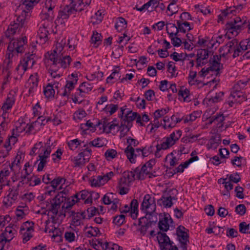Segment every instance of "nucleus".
I'll return each instance as SVG.
<instances>
[{"mask_svg": "<svg viewBox=\"0 0 250 250\" xmlns=\"http://www.w3.org/2000/svg\"><path fill=\"white\" fill-rule=\"evenodd\" d=\"M126 184H123V178H121L118 183V188L120 189L119 193L121 195H125L128 192L129 188L125 187Z\"/></svg>", "mask_w": 250, "mask_h": 250, "instance_id": "50", "label": "nucleus"}, {"mask_svg": "<svg viewBox=\"0 0 250 250\" xmlns=\"http://www.w3.org/2000/svg\"><path fill=\"white\" fill-rule=\"evenodd\" d=\"M46 207H50L48 210L49 211L51 212L53 215L51 216V218L54 219L55 217V216L58 213V209L60 208V206L56 202H51V199H48L46 201H45Z\"/></svg>", "mask_w": 250, "mask_h": 250, "instance_id": "19", "label": "nucleus"}, {"mask_svg": "<svg viewBox=\"0 0 250 250\" xmlns=\"http://www.w3.org/2000/svg\"><path fill=\"white\" fill-rule=\"evenodd\" d=\"M209 63L210 64V66L207 68H202L199 72V75L202 77H205L209 73V71H215L216 76H220V67L223 66V64L214 59H210Z\"/></svg>", "mask_w": 250, "mask_h": 250, "instance_id": "4", "label": "nucleus"}, {"mask_svg": "<svg viewBox=\"0 0 250 250\" xmlns=\"http://www.w3.org/2000/svg\"><path fill=\"white\" fill-rule=\"evenodd\" d=\"M15 103V98L12 96H8L5 102L3 104L1 109L3 111L10 109Z\"/></svg>", "mask_w": 250, "mask_h": 250, "instance_id": "29", "label": "nucleus"}, {"mask_svg": "<svg viewBox=\"0 0 250 250\" xmlns=\"http://www.w3.org/2000/svg\"><path fill=\"white\" fill-rule=\"evenodd\" d=\"M159 216L162 217V218H160L158 224L160 231H167L169 229L170 226L174 227L172 225L174 223L169 213H164L163 216L161 213Z\"/></svg>", "mask_w": 250, "mask_h": 250, "instance_id": "7", "label": "nucleus"}, {"mask_svg": "<svg viewBox=\"0 0 250 250\" xmlns=\"http://www.w3.org/2000/svg\"><path fill=\"white\" fill-rule=\"evenodd\" d=\"M92 0H80L77 7L82 9V11L86 9L91 2Z\"/></svg>", "mask_w": 250, "mask_h": 250, "instance_id": "58", "label": "nucleus"}, {"mask_svg": "<svg viewBox=\"0 0 250 250\" xmlns=\"http://www.w3.org/2000/svg\"><path fill=\"white\" fill-rule=\"evenodd\" d=\"M42 25L38 31L37 42H39L40 44H44L48 40L49 31L44 24Z\"/></svg>", "mask_w": 250, "mask_h": 250, "instance_id": "11", "label": "nucleus"}, {"mask_svg": "<svg viewBox=\"0 0 250 250\" xmlns=\"http://www.w3.org/2000/svg\"><path fill=\"white\" fill-rule=\"evenodd\" d=\"M72 59L69 55L60 56L58 64H60L61 67L65 69L70 64Z\"/></svg>", "mask_w": 250, "mask_h": 250, "instance_id": "27", "label": "nucleus"}, {"mask_svg": "<svg viewBox=\"0 0 250 250\" xmlns=\"http://www.w3.org/2000/svg\"><path fill=\"white\" fill-rule=\"evenodd\" d=\"M231 96L235 99L236 101L238 100L239 102L245 101L246 97L243 94V92L241 91V88H234V85L233 87V91L231 92Z\"/></svg>", "mask_w": 250, "mask_h": 250, "instance_id": "22", "label": "nucleus"}, {"mask_svg": "<svg viewBox=\"0 0 250 250\" xmlns=\"http://www.w3.org/2000/svg\"><path fill=\"white\" fill-rule=\"evenodd\" d=\"M188 230L185 227L180 225L176 229V234L180 241H189V235L188 233Z\"/></svg>", "mask_w": 250, "mask_h": 250, "instance_id": "15", "label": "nucleus"}, {"mask_svg": "<svg viewBox=\"0 0 250 250\" xmlns=\"http://www.w3.org/2000/svg\"><path fill=\"white\" fill-rule=\"evenodd\" d=\"M221 139L220 135L215 134L212 135L208 141L207 145L208 148L216 149L219 145L221 143Z\"/></svg>", "mask_w": 250, "mask_h": 250, "instance_id": "18", "label": "nucleus"}, {"mask_svg": "<svg viewBox=\"0 0 250 250\" xmlns=\"http://www.w3.org/2000/svg\"><path fill=\"white\" fill-rule=\"evenodd\" d=\"M178 113H176V116L178 115ZM171 119L172 121L174 122L173 123H170L167 125V124H165L163 125V127L165 129H167V128H172L174 127L175 125L177 123H179L181 122L182 120H183V117L182 118L179 117H176L175 115H173L171 117Z\"/></svg>", "mask_w": 250, "mask_h": 250, "instance_id": "34", "label": "nucleus"}, {"mask_svg": "<svg viewBox=\"0 0 250 250\" xmlns=\"http://www.w3.org/2000/svg\"><path fill=\"white\" fill-rule=\"evenodd\" d=\"M118 153L117 151L113 149H108L104 153V156L107 160L109 161L113 159L117 156Z\"/></svg>", "mask_w": 250, "mask_h": 250, "instance_id": "43", "label": "nucleus"}, {"mask_svg": "<svg viewBox=\"0 0 250 250\" xmlns=\"http://www.w3.org/2000/svg\"><path fill=\"white\" fill-rule=\"evenodd\" d=\"M27 42L26 37L21 39H12L8 46V51H16L15 52L21 53L24 51V45Z\"/></svg>", "mask_w": 250, "mask_h": 250, "instance_id": "6", "label": "nucleus"}, {"mask_svg": "<svg viewBox=\"0 0 250 250\" xmlns=\"http://www.w3.org/2000/svg\"><path fill=\"white\" fill-rule=\"evenodd\" d=\"M13 238L12 235L8 236L7 232H2L0 235V243H2L3 241L6 242H10Z\"/></svg>", "mask_w": 250, "mask_h": 250, "instance_id": "63", "label": "nucleus"}, {"mask_svg": "<svg viewBox=\"0 0 250 250\" xmlns=\"http://www.w3.org/2000/svg\"><path fill=\"white\" fill-rule=\"evenodd\" d=\"M238 44V40L236 39H233L232 41L229 42L225 45L221 47L219 49L220 52H221L222 49H227V51L226 53H223L222 54V57L223 58H225L226 59H228L229 58L228 56H226L229 54L231 53L233 50L232 49V47H233L234 48H235V45H237Z\"/></svg>", "mask_w": 250, "mask_h": 250, "instance_id": "13", "label": "nucleus"}, {"mask_svg": "<svg viewBox=\"0 0 250 250\" xmlns=\"http://www.w3.org/2000/svg\"><path fill=\"white\" fill-rule=\"evenodd\" d=\"M241 22V19L240 17H236L234 19L233 21L228 22L226 24V28L228 30L229 32H231L232 35H233L234 32H235L236 35H237L238 31H240L244 28L245 21L241 24H239V22Z\"/></svg>", "mask_w": 250, "mask_h": 250, "instance_id": "9", "label": "nucleus"}, {"mask_svg": "<svg viewBox=\"0 0 250 250\" xmlns=\"http://www.w3.org/2000/svg\"><path fill=\"white\" fill-rule=\"evenodd\" d=\"M25 122L23 118H20L16 123V130L17 132L20 133L25 130V127L22 126V125H25Z\"/></svg>", "mask_w": 250, "mask_h": 250, "instance_id": "42", "label": "nucleus"}, {"mask_svg": "<svg viewBox=\"0 0 250 250\" xmlns=\"http://www.w3.org/2000/svg\"><path fill=\"white\" fill-rule=\"evenodd\" d=\"M34 54H30L29 53H26L16 68V70L19 71L21 68L22 73H24L27 70L28 66L30 65V67H32L36 62V61L34 60Z\"/></svg>", "mask_w": 250, "mask_h": 250, "instance_id": "5", "label": "nucleus"}, {"mask_svg": "<svg viewBox=\"0 0 250 250\" xmlns=\"http://www.w3.org/2000/svg\"><path fill=\"white\" fill-rule=\"evenodd\" d=\"M208 57V49H198L197 53V66H203L206 64L207 62L204 60Z\"/></svg>", "mask_w": 250, "mask_h": 250, "instance_id": "12", "label": "nucleus"}, {"mask_svg": "<svg viewBox=\"0 0 250 250\" xmlns=\"http://www.w3.org/2000/svg\"><path fill=\"white\" fill-rule=\"evenodd\" d=\"M124 152L130 163H135V158L137 156V154L135 153V150L132 147V146H127L125 149Z\"/></svg>", "mask_w": 250, "mask_h": 250, "instance_id": "23", "label": "nucleus"}, {"mask_svg": "<svg viewBox=\"0 0 250 250\" xmlns=\"http://www.w3.org/2000/svg\"><path fill=\"white\" fill-rule=\"evenodd\" d=\"M168 71L171 74V77H176L177 76L174 74V72L176 71V66L174 65V62H169L167 64Z\"/></svg>", "mask_w": 250, "mask_h": 250, "instance_id": "62", "label": "nucleus"}, {"mask_svg": "<svg viewBox=\"0 0 250 250\" xmlns=\"http://www.w3.org/2000/svg\"><path fill=\"white\" fill-rule=\"evenodd\" d=\"M125 216L124 214L117 215L113 217V223L117 226H121L125 222Z\"/></svg>", "mask_w": 250, "mask_h": 250, "instance_id": "47", "label": "nucleus"}, {"mask_svg": "<svg viewBox=\"0 0 250 250\" xmlns=\"http://www.w3.org/2000/svg\"><path fill=\"white\" fill-rule=\"evenodd\" d=\"M82 153H79L78 155L74 158V164L76 167H81L85 164L86 162L89 161V158H83Z\"/></svg>", "mask_w": 250, "mask_h": 250, "instance_id": "26", "label": "nucleus"}, {"mask_svg": "<svg viewBox=\"0 0 250 250\" xmlns=\"http://www.w3.org/2000/svg\"><path fill=\"white\" fill-rule=\"evenodd\" d=\"M126 112L123 120L125 122L131 123L132 121L136 119L138 115V113L133 112L132 110H128Z\"/></svg>", "mask_w": 250, "mask_h": 250, "instance_id": "37", "label": "nucleus"}, {"mask_svg": "<svg viewBox=\"0 0 250 250\" xmlns=\"http://www.w3.org/2000/svg\"><path fill=\"white\" fill-rule=\"evenodd\" d=\"M199 113L197 111H194L192 113L183 117V121L185 124H191L199 117Z\"/></svg>", "mask_w": 250, "mask_h": 250, "instance_id": "32", "label": "nucleus"}, {"mask_svg": "<svg viewBox=\"0 0 250 250\" xmlns=\"http://www.w3.org/2000/svg\"><path fill=\"white\" fill-rule=\"evenodd\" d=\"M115 27L118 32L123 31L127 27V21L123 17L118 18Z\"/></svg>", "mask_w": 250, "mask_h": 250, "instance_id": "25", "label": "nucleus"}, {"mask_svg": "<svg viewBox=\"0 0 250 250\" xmlns=\"http://www.w3.org/2000/svg\"><path fill=\"white\" fill-rule=\"evenodd\" d=\"M178 191L176 189H170L167 196L163 195L160 199L158 200L157 204L161 206H163L165 208H170L173 205L172 200L177 199L174 196L172 197L171 195H176Z\"/></svg>", "mask_w": 250, "mask_h": 250, "instance_id": "8", "label": "nucleus"}, {"mask_svg": "<svg viewBox=\"0 0 250 250\" xmlns=\"http://www.w3.org/2000/svg\"><path fill=\"white\" fill-rule=\"evenodd\" d=\"M42 151L43 152V154L42 155L41 154L39 155V158H43L44 159H46L48 158L50 156V154L51 152V148L50 145H48L47 146H43L42 147Z\"/></svg>", "mask_w": 250, "mask_h": 250, "instance_id": "46", "label": "nucleus"}, {"mask_svg": "<svg viewBox=\"0 0 250 250\" xmlns=\"http://www.w3.org/2000/svg\"><path fill=\"white\" fill-rule=\"evenodd\" d=\"M249 225L247 224L245 222H242L239 225V231L242 233H249Z\"/></svg>", "mask_w": 250, "mask_h": 250, "instance_id": "55", "label": "nucleus"}, {"mask_svg": "<svg viewBox=\"0 0 250 250\" xmlns=\"http://www.w3.org/2000/svg\"><path fill=\"white\" fill-rule=\"evenodd\" d=\"M235 211L239 215H244L246 212V208L244 204H239L235 208Z\"/></svg>", "mask_w": 250, "mask_h": 250, "instance_id": "57", "label": "nucleus"}, {"mask_svg": "<svg viewBox=\"0 0 250 250\" xmlns=\"http://www.w3.org/2000/svg\"><path fill=\"white\" fill-rule=\"evenodd\" d=\"M20 187V184H18L16 187L13 186L8 189L9 193L7 196L10 198V200L13 201L14 203L18 199V196L19 195V188Z\"/></svg>", "mask_w": 250, "mask_h": 250, "instance_id": "24", "label": "nucleus"}, {"mask_svg": "<svg viewBox=\"0 0 250 250\" xmlns=\"http://www.w3.org/2000/svg\"><path fill=\"white\" fill-rule=\"evenodd\" d=\"M40 0H21V3L25 6V8L30 10L33 8L35 4L37 3Z\"/></svg>", "mask_w": 250, "mask_h": 250, "instance_id": "40", "label": "nucleus"}, {"mask_svg": "<svg viewBox=\"0 0 250 250\" xmlns=\"http://www.w3.org/2000/svg\"><path fill=\"white\" fill-rule=\"evenodd\" d=\"M182 134V132L181 130H177L176 132H173L170 134L169 136L171 140H173L174 141H178L179 138L181 137Z\"/></svg>", "mask_w": 250, "mask_h": 250, "instance_id": "64", "label": "nucleus"}, {"mask_svg": "<svg viewBox=\"0 0 250 250\" xmlns=\"http://www.w3.org/2000/svg\"><path fill=\"white\" fill-rule=\"evenodd\" d=\"M44 95L46 98L49 99L54 97L55 90L53 89V84L48 83L43 90Z\"/></svg>", "mask_w": 250, "mask_h": 250, "instance_id": "31", "label": "nucleus"}, {"mask_svg": "<svg viewBox=\"0 0 250 250\" xmlns=\"http://www.w3.org/2000/svg\"><path fill=\"white\" fill-rule=\"evenodd\" d=\"M74 11L81 12L82 9H80L78 7L75 6V5L69 4L68 3H66L63 8L59 11L56 21L59 22L60 20L62 21L67 20L69 16L73 13Z\"/></svg>", "mask_w": 250, "mask_h": 250, "instance_id": "3", "label": "nucleus"}, {"mask_svg": "<svg viewBox=\"0 0 250 250\" xmlns=\"http://www.w3.org/2000/svg\"><path fill=\"white\" fill-rule=\"evenodd\" d=\"M71 76L72 77V80H67L66 81V83L64 86V88L68 90L69 93H70L71 91L74 89L75 85L77 84L78 80L77 74L72 73L71 75Z\"/></svg>", "mask_w": 250, "mask_h": 250, "instance_id": "20", "label": "nucleus"}, {"mask_svg": "<svg viewBox=\"0 0 250 250\" xmlns=\"http://www.w3.org/2000/svg\"><path fill=\"white\" fill-rule=\"evenodd\" d=\"M15 50L13 51H8V50L6 53V59L5 60V62H6V60H7V65H9L12 62V59L16 55L18 56V52H15Z\"/></svg>", "mask_w": 250, "mask_h": 250, "instance_id": "48", "label": "nucleus"}, {"mask_svg": "<svg viewBox=\"0 0 250 250\" xmlns=\"http://www.w3.org/2000/svg\"><path fill=\"white\" fill-rule=\"evenodd\" d=\"M156 208V205L155 202V198L152 195L148 194H146L144 198L143 201L141 204V209L142 210H147V214L152 215L155 213Z\"/></svg>", "mask_w": 250, "mask_h": 250, "instance_id": "1", "label": "nucleus"}, {"mask_svg": "<svg viewBox=\"0 0 250 250\" xmlns=\"http://www.w3.org/2000/svg\"><path fill=\"white\" fill-rule=\"evenodd\" d=\"M102 38V36L101 34H99L97 32H93V35L91 37L92 43L96 45L95 47H97L101 43Z\"/></svg>", "mask_w": 250, "mask_h": 250, "instance_id": "39", "label": "nucleus"}, {"mask_svg": "<svg viewBox=\"0 0 250 250\" xmlns=\"http://www.w3.org/2000/svg\"><path fill=\"white\" fill-rule=\"evenodd\" d=\"M120 69H115L113 71L110 75L106 79V83H109L110 80H115L117 81L118 79L121 80V76L119 74Z\"/></svg>", "mask_w": 250, "mask_h": 250, "instance_id": "45", "label": "nucleus"}, {"mask_svg": "<svg viewBox=\"0 0 250 250\" xmlns=\"http://www.w3.org/2000/svg\"><path fill=\"white\" fill-rule=\"evenodd\" d=\"M124 178H123V184H126V179L128 180L129 182H131L135 180V174L131 171H125L123 173Z\"/></svg>", "mask_w": 250, "mask_h": 250, "instance_id": "33", "label": "nucleus"}, {"mask_svg": "<svg viewBox=\"0 0 250 250\" xmlns=\"http://www.w3.org/2000/svg\"><path fill=\"white\" fill-rule=\"evenodd\" d=\"M169 109L168 107L166 108H162L158 109L154 113V117L155 118L159 119L165 114H166L169 111Z\"/></svg>", "mask_w": 250, "mask_h": 250, "instance_id": "51", "label": "nucleus"}, {"mask_svg": "<svg viewBox=\"0 0 250 250\" xmlns=\"http://www.w3.org/2000/svg\"><path fill=\"white\" fill-rule=\"evenodd\" d=\"M167 32L169 35V37L171 39V43L175 47H179L182 43V40L178 37H173V32L169 31V27L167 28Z\"/></svg>", "mask_w": 250, "mask_h": 250, "instance_id": "28", "label": "nucleus"}, {"mask_svg": "<svg viewBox=\"0 0 250 250\" xmlns=\"http://www.w3.org/2000/svg\"><path fill=\"white\" fill-rule=\"evenodd\" d=\"M237 14V10L235 7H230L222 11V14L224 16H229L232 14L235 15Z\"/></svg>", "mask_w": 250, "mask_h": 250, "instance_id": "53", "label": "nucleus"}, {"mask_svg": "<svg viewBox=\"0 0 250 250\" xmlns=\"http://www.w3.org/2000/svg\"><path fill=\"white\" fill-rule=\"evenodd\" d=\"M20 29L21 28L18 27V25H17L16 24H14L11 22L5 33V36L7 38L11 39V37L14 35L17 32H19Z\"/></svg>", "mask_w": 250, "mask_h": 250, "instance_id": "21", "label": "nucleus"}, {"mask_svg": "<svg viewBox=\"0 0 250 250\" xmlns=\"http://www.w3.org/2000/svg\"><path fill=\"white\" fill-rule=\"evenodd\" d=\"M26 13L28 12H26L25 10H23L21 15L18 16L16 19V21L12 22L14 24H16L17 25H18V27L20 28H22L25 23L26 21Z\"/></svg>", "mask_w": 250, "mask_h": 250, "instance_id": "30", "label": "nucleus"}, {"mask_svg": "<svg viewBox=\"0 0 250 250\" xmlns=\"http://www.w3.org/2000/svg\"><path fill=\"white\" fill-rule=\"evenodd\" d=\"M79 87H81V89L83 90H81V91L85 93H88L91 91L93 86L91 83L87 82H83L80 84Z\"/></svg>", "mask_w": 250, "mask_h": 250, "instance_id": "49", "label": "nucleus"}, {"mask_svg": "<svg viewBox=\"0 0 250 250\" xmlns=\"http://www.w3.org/2000/svg\"><path fill=\"white\" fill-rule=\"evenodd\" d=\"M88 228H91V229H93V230H94V232H95V233H94L93 232L92 230L87 231L86 232V236L88 238L92 237V236L96 237L98 236V235L101 234L100 232V229H99V228H98L97 227H93L92 226H90L88 227Z\"/></svg>", "mask_w": 250, "mask_h": 250, "instance_id": "54", "label": "nucleus"}, {"mask_svg": "<svg viewBox=\"0 0 250 250\" xmlns=\"http://www.w3.org/2000/svg\"><path fill=\"white\" fill-rule=\"evenodd\" d=\"M81 143H84V141L81 142L78 139L70 140L67 143L69 148L72 150H75Z\"/></svg>", "mask_w": 250, "mask_h": 250, "instance_id": "44", "label": "nucleus"}, {"mask_svg": "<svg viewBox=\"0 0 250 250\" xmlns=\"http://www.w3.org/2000/svg\"><path fill=\"white\" fill-rule=\"evenodd\" d=\"M238 232L237 230L233 228H228L227 230L226 235L230 238H235L237 237Z\"/></svg>", "mask_w": 250, "mask_h": 250, "instance_id": "61", "label": "nucleus"}, {"mask_svg": "<svg viewBox=\"0 0 250 250\" xmlns=\"http://www.w3.org/2000/svg\"><path fill=\"white\" fill-rule=\"evenodd\" d=\"M134 173L135 174L136 179L138 180H144L145 178V176H144L142 171H141L140 167H137L134 169H132Z\"/></svg>", "mask_w": 250, "mask_h": 250, "instance_id": "56", "label": "nucleus"}, {"mask_svg": "<svg viewBox=\"0 0 250 250\" xmlns=\"http://www.w3.org/2000/svg\"><path fill=\"white\" fill-rule=\"evenodd\" d=\"M157 234V238L161 250H167L166 246H167V241H169V237L166 233L161 231L158 232Z\"/></svg>", "mask_w": 250, "mask_h": 250, "instance_id": "14", "label": "nucleus"}, {"mask_svg": "<svg viewBox=\"0 0 250 250\" xmlns=\"http://www.w3.org/2000/svg\"><path fill=\"white\" fill-rule=\"evenodd\" d=\"M39 83V76L37 73L30 75L25 87L28 88V94L29 95L33 94L37 90Z\"/></svg>", "mask_w": 250, "mask_h": 250, "instance_id": "10", "label": "nucleus"}, {"mask_svg": "<svg viewBox=\"0 0 250 250\" xmlns=\"http://www.w3.org/2000/svg\"><path fill=\"white\" fill-rule=\"evenodd\" d=\"M224 94V92L222 91L216 93L214 96L209 98L208 102L211 103H218L223 100Z\"/></svg>", "mask_w": 250, "mask_h": 250, "instance_id": "41", "label": "nucleus"}, {"mask_svg": "<svg viewBox=\"0 0 250 250\" xmlns=\"http://www.w3.org/2000/svg\"><path fill=\"white\" fill-rule=\"evenodd\" d=\"M113 194L109 193L104 195L103 198V201L105 205H109L111 204L112 199H113Z\"/></svg>", "mask_w": 250, "mask_h": 250, "instance_id": "60", "label": "nucleus"}, {"mask_svg": "<svg viewBox=\"0 0 250 250\" xmlns=\"http://www.w3.org/2000/svg\"><path fill=\"white\" fill-rule=\"evenodd\" d=\"M61 50L57 48L54 49L52 52L49 54L48 59L52 62L51 67H55L58 64V61L60 56H62V53H61Z\"/></svg>", "mask_w": 250, "mask_h": 250, "instance_id": "16", "label": "nucleus"}, {"mask_svg": "<svg viewBox=\"0 0 250 250\" xmlns=\"http://www.w3.org/2000/svg\"><path fill=\"white\" fill-rule=\"evenodd\" d=\"M63 194H65L64 192L63 191L60 192L55 196L53 199V201L56 202L59 205L61 206L62 203L63 202V198H64Z\"/></svg>", "mask_w": 250, "mask_h": 250, "instance_id": "59", "label": "nucleus"}, {"mask_svg": "<svg viewBox=\"0 0 250 250\" xmlns=\"http://www.w3.org/2000/svg\"><path fill=\"white\" fill-rule=\"evenodd\" d=\"M178 95L179 97H182L184 99V102H189L191 101L189 95V91L187 89H183L181 87L180 90L178 91Z\"/></svg>", "mask_w": 250, "mask_h": 250, "instance_id": "36", "label": "nucleus"}, {"mask_svg": "<svg viewBox=\"0 0 250 250\" xmlns=\"http://www.w3.org/2000/svg\"><path fill=\"white\" fill-rule=\"evenodd\" d=\"M66 181V179L64 178L61 177H58L56 178L53 179L50 183L51 186L52 188V189H51L45 193V194H46L51 195V193L52 192H55V190L57 189V187L61 184L62 185L65 183Z\"/></svg>", "mask_w": 250, "mask_h": 250, "instance_id": "17", "label": "nucleus"}, {"mask_svg": "<svg viewBox=\"0 0 250 250\" xmlns=\"http://www.w3.org/2000/svg\"><path fill=\"white\" fill-rule=\"evenodd\" d=\"M118 109V105L117 104H107L102 111L107 113L109 112L110 115H111L114 114Z\"/></svg>", "mask_w": 250, "mask_h": 250, "instance_id": "38", "label": "nucleus"}, {"mask_svg": "<svg viewBox=\"0 0 250 250\" xmlns=\"http://www.w3.org/2000/svg\"><path fill=\"white\" fill-rule=\"evenodd\" d=\"M86 212L87 214V219H90L92 217H93L94 216H95L96 213L99 214V212H98V209L97 208L94 207H90L86 209Z\"/></svg>", "mask_w": 250, "mask_h": 250, "instance_id": "52", "label": "nucleus"}, {"mask_svg": "<svg viewBox=\"0 0 250 250\" xmlns=\"http://www.w3.org/2000/svg\"><path fill=\"white\" fill-rule=\"evenodd\" d=\"M155 213V212L152 215V216L149 215L148 218H146V217H141V218H140L139 220L138 225H141V224L143 223V220H145L146 222L147 223H148V225L149 227L151 226L152 224H155L157 222V218L156 215H155V220H153L152 219Z\"/></svg>", "mask_w": 250, "mask_h": 250, "instance_id": "35", "label": "nucleus"}, {"mask_svg": "<svg viewBox=\"0 0 250 250\" xmlns=\"http://www.w3.org/2000/svg\"><path fill=\"white\" fill-rule=\"evenodd\" d=\"M58 0H46L44 4L45 12L42 16L43 20L52 21L55 17V10L57 9Z\"/></svg>", "mask_w": 250, "mask_h": 250, "instance_id": "2", "label": "nucleus"}]
</instances>
